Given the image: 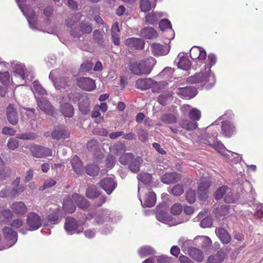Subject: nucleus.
I'll use <instances>...</instances> for the list:
<instances>
[{
    "label": "nucleus",
    "instance_id": "obj_1",
    "mask_svg": "<svg viewBox=\"0 0 263 263\" xmlns=\"http://www.w3.org/2000/svg\"><path fill=\"white\" fill-rule=\"evenodd\" d=\"M216 61V58L214 54H209L204 69L187 78V81L191 84L200 83L207 88L214 86L216 82V79L214 74L211 71V68L215 64Z\"/></svg>",
    "mask_w": 263,
    "mask_h": 263
},
{
    "label": "nucleus",
    "instance_id": "obj_2",
    "mask_svg": "<svg viewBox=\"0 0 263 263\" xmlns=\"http://www.w3.org/2000/svg\"><path fill=\"white\" fill-rule=\"evenodd\" d=\"M156 63L155 58L149 57L141 61L131 63L130 70L135 75H147L151 73Z\"/></svg>",
    "mask_w": 263,
    "mask_h": 263
},
{
    "label": "nucleus",
    "instance_id": "obj_3",
    "mask_svg": "<svg viewBox=\"0 0 263 263\" xmlns=\"http://www.w3.org/2000/svg\"><path fill=\"white\" fill-rule=\"evenodd\" d=\"M74 203L80 209H86L89 206L86 200L82 196L74 194L72 196H67L63 201V209L68 213H72L76 210Z\"/></svg>",
    "mask_w": 263,
    "mask_h": 263
},
{
    "label": "nucleus",
    "instance_id": "obj_4",
    "mask_svg": "<svg viewBox=\"0 0 263 263\" xmlns=\"http://www.w3.org/2000/svg\"><path fill=\"white\" fill-rule=\"evenodd\" d=\"M138 197L142 206H153L156 202L155 193L148 187H144L141 184L138 185Z\"/></svg>",
    "mask_w": 263,
    "mask_h": 263
},
{
    "label": "nucleus",
    "instance_id": "obj_5",
    "mask_svg": "<svg viewBox=\"0 0 263 263\" xmlns=\"http://www.w3.org/2000/svg\"><path fill=\"white\" fill-rule=\"evenodd\" d=\"M11 66L15 77L18 78L22 82L18 85H24L25 81L27 80L31 81L33 78V74L28 72L23 63L13 61L11 62Z\"/></svg>",
    "mask_w": 263,
    "mask_h": 263
},
{
    "label": "nucleus",
    "instance_id": "obj_6",
    "mask_svg": "<svg viewBox=\"0 0 263 263\" xmlns=\"http://www.w3.org/2000/svg\"><path fill=\"white\" fill-rule=\"evenodd\" d=\"M19 8L26 16L30 27L32 30H36L39 27L37 23V18L35 12L28 5H24L26 0H15Z\"/></svg>",
    "mask_w": 263,
    "mask_h": 263
},
{
    "label": "nucleus",
    "instance_id": "obj_7",
    "mask_svg": "<svg viewBox=\"0 0 263 263\" xmlns=\"http://www.w3.org/2000/svg\"><path fill=\"white\" fill-rule=\"evenodd\" d=\"M156 214V218L158 221L168 224L169 226H175L188 220L187 218H185L184 220L180 221H174L163 206H158L157 207Z\"/></svg>",
    "mask_w": 263,
    "mask_h": 263
},
{
    "label": "nucleus",
    "instance_id": "obj_8",
    "mask_svg": "<svg viewBox=\"0 0 263 263\" xmlns=\"http://www.w3.org/2000/svg\"><path fill=\"white\" fill-rule=\"evenodd\" d=\"M49 78L57 90L62 91L69 85V81H67L65 77H61L60 71L58 69L52 70L49 74Z\"/></svg>",
    "mask_w": 263,
    "mask_h": 263
},
{
    "label": "nucleus",
    "instance_id": "obj_9",
    "mask_svg": "<svg viewBox=\"0 0 263 263\" xmlns=\"http://www.w3.org/2000/svg\"><path fill=\"white\" fill-rule=\"evenodd\" d=\"M27 223L29 227V229L22 228L20 232L25 234L28 230L34 231L39 229L42 224V220L40 216L34 212L29 213L27 217Z\"/></svg>",
    "mask_w": 263,
    "mask_h": 263
},
{
    "label": "nucleus",
    "instance_id": "obj_10",
    "mask_svg": "<svg viewBox=\"0 0 263 263\" xmlns=\"http://www.w3.org/2000/svg\"><path fill=\"white\" fill-rule=\"evenodd\" d=\"M30 151L33 157L37 158H44L52 156L51 149L39 145H31Z\"/></svg>",
    "mask_w": 263,
    "mask_h": 263
},
{
    "label": "nucleus",
    "instance_id": "obj_11",
    "mask_svg": "<svg viewBox=\"0 0 263 263\" xmlns=\"http://www.w3.org/2000/svg\"><path fill=\"white\" fill-rule=\"evenodd\" d=\"M64 228L69 234H80L84 230V228L80 227L77 221L72 217H68L66 219Z\"/></svg>",
    "mask_w": 263,
    "mask_h": 263
},
{
    "label": "nucleus",
    "instance_id": "obj_12",
    "mask_svg": "<svg viewBox=\"0 0 263 263\" xmlns=\"http://www.w3.org/2000/svg\"><path fill=\"white\" fill-rule=\"evenodd\" d=\"M163 84V82L157 83L154 82L152 79L145 78L137 80L136 82V87L141 90H146L152 87L162 86Z\"/></svg>",
    "mask_w": 263,
    "mask_h": 263
},
{
    "label": "nucleus",
    "instance_id": "obj_13",
    "mask_svg": "<svg viewBox=\"0 0 263 263\" xmlns=\"http://www.w3.org/2000/svg\"><path fill=\"white\" fill-rule=\"evenodd\" d=\"M217 135L218 134L217 132L213 134L212 135V137H213V138H212L211 140H208V143L219 153L221 154L224 156H227V154H226L225 152L228 151L226 148L223 144L220 141L217 140L216 138Z\"/></svg>",
    "mask_w": 263,
    "mask_h": 263
},
{
    "label": "nucleus",
    "instance_id": "obj_14",
    "mask_svg": "<svg viewBox=\"0 0 263 263\" xmlns=\"http://www.w3.org/2000/svg\"><path fill=\"white\" fill-rule=\"evenodd\" d=\"M175 93L182 98L189 99L195 97L197 91L194 87H185L177 88Z\"/></svg>",
    "mask_w": 263,
    "mask_h": 263
},
{
    "label": "nucleus",
    "instance_id": "obj_15",
    "mask_svg": "<svg viewBox=\"0 0 263 263\" xmlns=\"http://www.w3.org/2000/svg\"><path fill=\"white\" fill-rule=\"evenodd\" d=\"M100 185L107 194H110L117 186L112 177H106L101 180Z\"/></svg>",
    "mask_w": 263,
    "mask_h": 263
},
{
    "label": "nucleus",
    "instance_id": "obj_16",
    "mask_svg": "<svg viewBox=\"0 0 263 263\" xmlns=\"http://www.w3.org/2000/svg\"><path fill=\"white\" fill-rule=\"evenodd\" d=\"M77 83L79 87L88 91L94 90L96 87L95 81L89 78L81 77L78 79Z\"/></svg>",
    "mask_w": 263,
    "mask_h": 263
},
{
    "label": "nucleus",
    "instance_id": "obj_17",
    "mask_svg": "<svg viewBox=\"0 0 263 263\" xmlns=\"http://www.w3.org/2000/svg\"><path fill=\"white\" fill-rule=\"evenodd\" d=\"M221 133L226 137H232L236 131L234 124L229 121H224L221 122Z\"/></svg>",
    "mask_w": 263,
    "mask_h": 263
},
{
    "label": "nucleus",
    "instance_id": "obj_18",
    "mask_svg": "<svg viewBox=\"0 0 263 263\" xmlns=\"http://www.w3.org/2000/svg\"><path fill=\"white\" fill-rule=\"evenodd\" d=\"M36 101L39 108L47 114L53 115L54 109L49 102L45 98H36Z\"/></svg>",
    "mask_w": 263,
    "mask_h": 263
},
{
    "label": "nucleus",
    "instance_id": "obj_19",
    "mask_svg": "<svg viewBox=\"0 0 263 263\" xmlns=\"http://www.w3.org/2000/svg\"><path fill=\"white\" fill-rule=\"evenodd\" d=\"M69 130L62 125L55 127L51 133L52 137L56 140L66 139L69 136Z\"/></svg>",
    "mask_w": 263,
    "mask_h": 263
},
{
    "label": "nucleus",
    "instance_id": "obj_20",
    "mask_svg": "<svg viewBox=\"0 0 263 263\" xmlns=\"http://www.w3.org/2000/svg\"><path fill=\"white\" fill-rule=\"evenodd\" d=\"M210 186V182L206 179L202 178L198 186V198L202 200L208 197V189Z\"/></svg>",
    "mask_w": 263,
    "mask_h": 263
},
{
    "label": "nucleus",
    "instance_id": "obj_21",
    "mask_svg": "<svg viewBox=\"0 0 263 263\" xmlns=\"http://www.w3.org/2000/svg\"><path fill=\"white\" fill-rule=\"evenodd\" d=\"M190 56L193 60H198L199 61H204L206 57L205 51L197 46L192 47L190 50Z\"/></svg>",
    "mask_w": 263,
    "mask_h": 263
},
{
    "label": "nucleus",
    "instance_id": "obj_22",
    "mask_svg": "<svg viewBox=\"0 0 263 263\" xmlns=\"http://www.w3.org/2000/svg\"><path fill=\"white\" fill-rule=\"evenodd\" d=\"M125 44L130 49H142L144 47L145 43L141 39L132 37L126 40Z\"/></svg>",
    "mask_w": 263,
    "mask_h": 263
},
{
    "label": "nucleus",
    "instance_id": "obj_23",
    "mask_svg": "<svg viewBox=\"0 0 263 263\" xmlns=\"http://www.w3.org/2000/svg\"><path fill=\"white\" fill-rule=\"evenodd\" d=\"M178 59L179 62L178 63V68H181L183 70H188L191 65V63L189 58L185 53L183 52H180L178 55Z\"/></svg>",
    "mask_w": 263,
    "mask_h": 263
},
{
    "label": "nucleus",
    "instance_id": "obj_24",
    "mask_svg": "<svg viewBox=\"0 0 263 263\" xmlns=\"http://www.w3.org/2000/svg\"><path fill=\"white\" fill-rule=\"evenodd\" d=\"M151 48L153 54L157 56L166 55L168 53L170 50L168 47H164L158 43H154L152 44Z\"/></svg>",
    "mask_w": 263,
    "mask_h": 263
},
{
    "label": "nucleus",
    "instance_id": "obj_25",
    "mask_svg": "<svg viewBox=\"0 0 263 263\" xmlns=\"http://www.w3.org/2000/svg\"><path fill=\"white\" fill-rule=\"evenodd\" d=\"M71 164L74 172L77 174L80 175L83 173L84 168L83 164L78 156H74L72 158L71 160Z\"/></svg>",
    "mask_w": 263,
    "mask_h": 263
},
{
    "label": "nucleus",
    "instance_id": "obj_26",
    "mask_svg": "<svg viewBox=\"0 0 263 263\" xmlns=\"http://www.w3.org/2000/svg\"><path fill=\"white\" fill-rule=\"evenodd\" d=\"M7 118L9 123L15 125L17 123V115L15 108L12 105H9L7 109Z\"/></svg>",
    "mask_w": 263,
    "mask_h": 263
},
{
    "label": "nucleus",
    "instance_id": "obj_27",
    "mask_svg": "<svg viewBox=\"0 0 263 263\" xmlns=\"http://www.w3.org/2000/svg\"><path fill=\"white\" fill-rule=\"evenodd\" d=\"M215 233L223 243L227 244L230 242L231 237L225 229L222 228L216 229Z\"/></svg>",
    "mask_w": 263,
    "mask_h": 263
},
{
    "label": "nucleus",
    "instance_id": "obj_28",
    "mask_svg": "<svg viewBox=\"0 0 263 263\" xmlns=\"http://www.w3.org/2000/svg\"><path fill=\"white\" fill-rule=\"evenodd\" d=\"M179 178V175L176 173H166L162 176L161 181L165 184L173 183L177 182Z\"/></svg>",
    "mask_w": 263,
    "mask_h": 263
},
{
    "label": "nucleus",
    "instance_id": "obj_29",
    "mask_svg": "<svg viewBox=\"0 0 263 263\" xmlns=\"http://www.w3.org/2000/svg\"><path fill=\"white\" fill-rule=\"evenodd\" d=\"M187 253L192 258L199 262L202 261L203 259V253L196 248L191 247L188 249Z\"/></svg>",
    "mask_w": 263,
    "mask_h": 263
},
{
    "label": "nucleus",
    "instance_id": "obj_30",
    "mask_svg": "<svg viewBox=\"0 0 263 263\" xmlns=\"http://www.w3.org/2000/svg\"><path fill=\"white\" fill-rule=\"evenodd\" d=\"M60 112L64 117L70 118L73 115L74 109L70 104L65 103L61 105Z\"/></svg>",
    "mask_w": 263,
    "mask_h": 263
},
{
    "label": "nucleus",
    "instance_id": "obj_31",
    "mask_svg": "<svg viewBox=\"0 0 263 263\" xmlns=\"http://www.w3.org/2000/svg\"><path fill=\"white\" fill-rule=\"evenodd\" d=\"M194 240L196 243H198L202 248L209 247L212 245L211 239L206 236H198Z\"/></svg>",
    "mask_w": 263,
    "mask_h": 263
},
{
    "label": "nucleus",
    "instance_id": "obj_32",
    "mask_svg": "<svg viewBox=\"0 0 263 263\" xmlns=\"http://www.w3.org/2000/svg\"><path fill=\"white\" fill-rule=\"evenodd\" d=\"M137 178L139 181V185L141 184L144 187H147L146 185L149 184L152 180V175L147 173H140Z\"/></svg>",
    "mask_w": 263,
    "mask_h": 263
},
{
    "label": "nucleus",
    "instance_id": "obj_33",
    "mask_svg": "<svg viewBox=\"0 0 263 263\" xmlns=\"http://www.w3.org/2000/svg\"><path fill=\"white\" fill-rule=\"evenodd\" d=\"M141 34L143 37L148 39L156 38L158 36L157 31L151 27L142 29L141 31Z\"/></svg>",
    "mask_w": 263,
    "mask_h": 263
},
{
    "label": "nucleus",
    "instance_id": "obj_34",
    "mask_svg": "<svg viewBox=\"0 0 263 263\" xmlns=\"http://www.w3.org/2000/svg\"><path fill=\"white\" fill-rule=\"evenodd\" d=\"M12 209L17 214H23L27 211V207L23 202H16L12 204Z\"/></svg>",
    "mask_w": 263,
    "mask_h": 263
},
{
    "label": "nucleus",
    "instance_id": "obj_35",
    "mask_svg": "<svg viewBox=\"0 0 263 263\" xmlns=\"http://www.w3.org/2000/svg\"><path fill=\"white\" fill-rule=\"evenodd\" d=\"M195 241L187 239L185 237H181L178 240V244L181 246L183 252H188V249L190 248L191 246L194 244Z\"/></svg>",
    "mask_w": 263,
    "mask_h": 263
},
{
    "label": "nucleus",
    "instance_id": "obj_36",
    "mask_svg": "<svg viewBox=\"0 0 263 263\" xmlns=\"http://www.w3.org/2000/svg\"><path fill=\"white\" fill-rule=\"evenodd\" d=\"M225 254L222 251H218L215 255L210 256L208 262V263H221L225 258Z\"/></svg>",
    "mask_w": 263,
    "mask_h": 263
},
{
    "label": "nucleus",
    "instance_id": "obj_37",
    "mask_svg": "<svg viewBox=\"0 0 263 263\" xmlns=\"http://www.w3.org/2000/svg\"><path fill=\"white\" fill-rule=\"evenodd\" d=\"M142 162V159L140 157H136L128 164L129 170L133 173H137L139 171L140 165Z\"/></svg>",
    "mask_w": 263,
    "mask_h": 263
},
{
    "label": "nucleus",
    "instance_id": "obj_38",
    "mask_svg": "<svg viewBox=\"0 0 263 263\" xmlns=\"http://www.w3.org/2000/svg\"><path fill=\"white\" fill-rule=\"evenodd\" d=\"M33 88L34 90L33 92L34 96L36 98H40L39 97L37 96L36 94L41 95H44L46 94V90L43 88L40 83L37 81H35L33 82Z\"/></svg>",
    "mask_w": 263,
    "mask_h": 263
},
{
    "label": "nucleus",
    "instance_id": "obj_39",
    "mask_svg": "<svg viewBox=\"0 0 263 263\" xmlns=\"http://www.w3.org/2000/svg\"><path fill=\"white\" fill-rule=\"evenodd\" d=\"M159 27L162 31H165L170 30L173 35V37L171 39H173L174 36V32L172 30V25L171 22L167 19H163L159 22Z\"/></svg>",
    "mask_w": 263,
    "mask_h": 263
},
{
    "label": "nucleus",
    "instance_id": "obj_40",
    "mask_svg": "<svg viewBox=\"0 0 263 263\" xmlns=\"http://www.w3.org/2000/svg\"><path fill=\"white\" fill-rule=\"evenodd\" d=\"M231 192V189L227 186L220 187L215 193V197L216 199H221L227 193Z\"/></svg>",
    "mask_w": 263,
    "mask_h": 263
},
{
    "label": "nucleus",
    "instance_id": "obj_41",
    "mask_svg": "<svg viewBox=\"0 0 263 263\" xmlns=\"http://www.w3.org/2000/svg\"><path fill=\"white\" fill-rule=\"evenodd\" d=\"M16 137L22 140H33L37 137V136L36 134L34 133L26 132L17 134Z\"/></svg>",
    "mask_w": 263,
    "mask_h": 263
},
{
    "label": "nucleus",
    "instance_id": "obj_42",
    "mask_svg": "<svg viewBox=\"0 0 263 263\" xmlns=\"http://www.w3.org/2000/svg\"><path fill=\"white\" fill-rule=\"evenodd\" d=\"M109 213L108 211L105 210L104 212L98 213L95 217L96 223L98 224H102L108 218L109 215Z\"/></svg>",
    "mask_w": 263,
    "mask_h": 263
},
{
    "label": "nucleus",
    "instance_id": "obj_43",
    "mask_svg": "<svg viewBox=\"0 0 263 263\" xmlns=\"http://www.w3.org/2000/svg\"><path fill=\"white\" fill-rule=\"evenodd\" d=\"M10 175L11 169L10 167L5 166V164L2 167H0V180H5Z\"/></svg>",
    "mask_w": 263,
    "mask_h": 263
},
{
    "label": "nucleus",
    "instance_id": "obj_44",
    "mask_svg": "<svg viewBox=\"0 0 263 263\" xmlns=\"http://www.w3.org/2000/svg\"><path fill=\"white\" fill-rule=\"evenodd\" d=\"M154 253V249L149 246L142 247L138 251V253L141 257H146Z\"/></svg>",
    "mask_w": 263,
    "mask_h": 263
},
{
    "label": "nucleus",
    "instance_id": "obj_45",
    "mask_svg": "<svg viewBox=\"0 0 263 263\" xmlns=\"http://www.w3.org/2000/svg\"><path fill=\"white\" fill-rule=\"evenodd\" d=\"M140 7L141 11L146 12L150 11L155 6H152L149 0H141Z\"/></svg>",
    "mask_w": 263,
    "mask_h": 263
},
{
    "label": "nucleus",
    "instance_id": "obj_46",
    "mask_svg": "<svg viewBox=\"0 0 263 263\" xmlns=\"http://www.w3.org/2000/svg\"><path fill=\"white\" fill-rule=\"evenodd\" d=\"M180 125L184 129L188 130H193L197 127L198 124L193 121H182L180 123Z\"/></svg>",
    "mask_w": 263,
    "mask_h": 263
},
{
    "label": "nucleus",
    "instance_id": "obj_47",
    "mask_svg": "<svg viewBox=\"0 0 263 263\" xmlns=\"http://www.w3.org/2000/svg\"><path fill=\"white\" fill-rule=\"evenodd\" d=\"M11 79L8 71L0 72V81L4 85L7 86L11 83Z\"/></svg>",
    "mask_w": 263,
    "mask_h": 263
},
{
    "label": "nucleus",
    "instance_id": "obj_48",
    "mask_svg": "<svg viewBox=\"0 0 263 263\" xmlns=\"http://www.w3.org/2000/svg\"><path fill=\"white\" fill-rule=\"evenodd\" d=\"M99 167L95 164L88 165L86 167V173L91 176H95L98 175L99 173Z\"/></svg>",
    "mask_w": 263,
    "mask_h": 263
},
{
    "label": "nucleus",
    "instance_id": "obj_49",
    "mask_svg": "<svg viewBox=\"0 0 263 263\" xmlns=\"http://www.w3.org/2000/svg\"><path fill=\"white\" fill-rule=\"evenodd\" d=\"M134 159V156L132 153H126L122 155L120 159V162L123 165L128 164Z\"/></svg>",
    "mask_w": 263,
    "mask_h": 263
},
{
    "label": "nucleus",
    "instance_id": "obj_50",
    "mask_svg": "<svg viewBox=\"0 0 263 263\" xmlns=\"http://www.w3.org/2000/svg\"><path fill=\"white\" fill-rule=\"evenodd\" d=\"M26 189V186L24 184H21L15 187H13L11 191V196L15 197L23 193Z\"/></svg>",
    "mask_w": 263,
    "mask_h": 263
},
{
    "label": "nucleus",
    "instance_id": "obj_51",
    "mask_svg": "<svg viewBox=\"0 0 263 263\" xmlns=\"http://www.w3.org/2000/svg\"><path fill=\"white\" fill-rule=\"evenodd\" d=\"M94 41L100 45H103L104 40L102 32L99 30H96L93 32Z\"/></svg>",
    "mask_w": 263,
    "mask_h": 263
},
{
    "label": "nucleus",
    "instance_id": "obj_52",
    "mask_svg": "<svg viewBox=\"0 0 263 263\" xmlns=\"http://www.w3.org/2000/svg\"><path fill=\"white\" fill-rule=\"evenodd\" d=\"M161 120L165 123L171 124L177 121L176 118L172 114H166L162 116Z\"/></svg>",
    "mask_w": 263,
    "mask_h": 263
},
{
    "label": "nucleus",
    "instance_id": "obj_53",
    "mask_svg": "<svg viewBox=\"0 0 263 263\" xmlns=\"http://www.w3.org/2000/svg\"><path fill=\"white\" fill-rule=\"evenodd\" d=\"M100 195L98 189L93 186L89 187L86 191V196L89 198H95Z\"/></svg>",
    "mask_w": 263,
    "mask_h": 263
},
{
    "label": "nucleus",
    "instance_id": "obj_54",
    "mask_svg": "<svg viewBox=\"0 0 263 263\" xmlns=\"http://www.w3.org/2000/svg\"><path fill=\"white\" fill-rule=\"evenodd\" d=\"M189 116L193 121H198L201 117V112L196 108H192L189 112Z\"/></svg>",
    "mask_w": 263,
    "mask_h": 263
},
{
    "label": "nucleus",
    "instance_id": "obj_55",
    "mask_svg": "<svg viewBox=\"0 0 263 263\" xmlns=\"http://www.w3.org/2000/svg\"><path fill=\"white\" fill-rule=\"evenodd\" d=\"M111 148L114 153L117 154H121L126 151V147L124 144L122 142L117 143Z\"/></svg>",
    "mask_w": 263,
    "mask_h": 263
},
{
    "label": "nucleus",
    "instance_id": "obj_56",
    "mask_svg": "<svg viewBox=\"0 0 263 263\" xmlns=\"http://www.w3.org/2000/svg\"><path fill=\"white\" fill-rule=\"evenodd\" d=\"M79 107L80 110L83 114H87L90 110V105L87 100H86L85 102H80Z\"/></svg>",
    "mask_w": 263,
    "mask_h": 263
},
{
    "label": "nucleus",
    "instance_id": "obj_57",
    "mask_svg": "<svg viewBox=\"0 0 263 263\" xmlns=\"http://www.w3.org/2000/svg\"><path fill=\"white\" fill-rule=\"evenodd\" d=\"M172 95L168 93L167 94H161L158 98V101L160 104L165 105L167 102L172 99Z\"/></svg>",
    "mask_w": 263,
    "mask_h": 263
},
{
    "label": "nucleus",
    "instance_id": "obj_58",
    "mask_svg": "<svg viewBox=\"0 0 263 263\" xmlns=\"http://www.w3.org/2000/svg\"><path fill=\"white\" fill-rule=\"evenodd\" d=\"M7 146L10 150L14 151L18 147L19 142L16 139L11 138L8 140Z\"/></svg>",
    "mask_w": 263,
    "mask_h": 263
},
{
    "label": "nucleus",
    "instance_id": "obj_59",
    "mask_svg": "<svg viewBox=\"0 0 263 263\" xmlns=\"http://www.w3.org/2000/svg\"><path fill=\"white\" fill-rule=\"evenodd\" d=\"M184 192L183 186L181 184H177L171 189V193L174 196H178L183 194Z\"/></svg>",
    "mask_w": 263,
    "mask_h": 263
},
{
    "label": "nucleus",
    "instance_id": "obj_60",
    "mask_svg": "<svg viewBox=\"0 0 263 263\" xmlns=\"http://www.w3.org/2000/svg\"><path fill=\"white\" fill-rule=\"evenodd\" d=\"M60 210H57L56 212L50 214L48 216V220L53 224H56L59 222Z\"/></svg>",
    "mask_w": 263,
    "mask_h": 263
},
{
    "label": "nucleus",
    "instance_id": "obj_61",
    "mask_svg": "<svg viewBox=\"0 0 263 263\" xmlns=\"http://www.w3.org/2000/svg\"><path fill=\"white\" fill-rule=\"evenodd\" d=\"M228 152L230 153L231 155H227L226 156L229 160L233 161L234 163H237L240 161L242 158L237 153H233L232 152L228 151Z\"/></svg>",
    "mask_w": 263,
    "mask_h": 263
},
{
    "label": "nucleus",
    "instance_id": "obj_62",
    "mask_svg": "<svg viewBox=\"0 0 263 263\" xmlns=\"http://www.w3.org/2000/svg\"><path fill=\"white\" fill-rule=\"evenodd\" d=\"M186 198L189 203H194L196 200V195L195 191L192 189L189 190L186 192Z\"/></svg>",
    "mask_w": 263,
    "mask_h": 263
},
{
    "label": "nucleus",
    "instance_id": "obj_63",
    "mask_svg": "<svg viewBox=\"0 0 263 263\" xmlns=\"http://www.w3.org/2000/svg\"><path fill=\"white\" fill-rule=\"evenodd\" d=\"M56 181L53 179L49 178L46 179L43 186L40 188V190L43 191L47 188L51 187L54 185Z\"/></svg>",
    "mask_w": 263,
    "mask_h": 263
},
{
    "label": "nucleus",
    "instance_id": "obj_64",
    "mask_svg": "<svg viewBox=\"0 0 263 263\" xmlns=\"http://www.w3.org/2000/svg\"><path fill=\"white\" fill-rule=\"evenodd\" d=\"M213 224L212 219L210 217H206L201 220L200 222V226L202 228H210Z\"/></svg>",
    "mask_w": 263,
    "mask_h": 263
}]
</instances>
